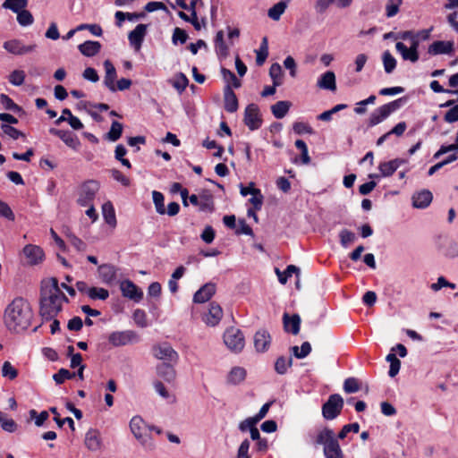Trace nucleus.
<instances>
[{"label": "nucleus", "mask_w": 458, "mask_h": 458, "mask_svg": "<svg viewBox=\"0 0 458 458\" xmlns=\"http://www.w3.org/2000/svg\"><path fill=\"white\" fill-rule=\"evenodd\" d=\"M69 300L62 292L55 277L42 280L39 300V315L44 321H50L61 312L63 304Z\"/></svg>", "instance_id": "f257e3e1"}, {"label": "nucleus", "mask_w": 458, "mask_h": 458, "mask_svg": "<svg viewBox=\"0 0 458 458\" xmlns=\"http://www.w3.org/2000/svg\"><path fill=\"white\" fill-rule=\"evenodd\" d=\"M33 311L29 301L21 297L14 298L4 313V323L8 330L20 333L31 324Z\"/></svg>", "instance_id": "f03ea898"}, {"label": "nucleus", "mask_w": 458, "mask_h": 458, "mask_svg": "<svg viewBox=\"0 0 458 458\" xmlns=\"http://www.w3.org/2000/svg\"><path fill=\"white\" fill-rule=\"evenodd\" d=\"M316 444L324 445L326 458H343V452L332 429H322L316 437Z\"/></svg>", "instance_id": "7ed1b4c3"}, {"label": "nucleus", "mask_w": 458, "mask_h": 458, "mask_svg": "<svg viewBox=\"0 0 458 458\" xmlns=\"http://www.w3.org/2000/svg\"><path fill=\"white\" fill-rule=\"evenodd\" d=\"M130 428L133 436L147 449H153L155 445L148 433V425L140 416H134L130 422Z\"/></svg>", "instance_id": "20e7f679"}, {"label": "nucleus", "mask_w": 458, "mask_h": 458, "mask_svg": "<svg viewBox=\"0 0 458 458\" xmlns=\"http://www.w3.org/2000/svg\"><path fill=\"white\" fill-rule=\"evenodd\" d=\"M224 343L233 352H241L245 345V338L242 332L234 327L227 328L223 335Z\"/></svg>", "instance_id": "39448f33"}, {"label": "nucleus", "mask_w": 458, "mask_h": 458, "mask_svg": "<svg viewBox=\"0 0 458 458\" xmlns=\"http://www.w3.org/2000/svg\"><path fill=\"white\" fill-rule=\"evenodd\" d=\"M344 399L340 394H331L327 401L322 405V415L324 419L332 420L337 418L344 408Z\"/></svg>", "instance_id": "423d86ee"}, {"label": "nucleus", "mask_w": 458, "mask_h": 458, "mask_svg": "<svg viewBox=\"0 0 458 458\" xmlns=\"http://www.w3.org/2000/svg\"><path fill=\"white\" fill-rule=\"evenodd\" d=\"M402 98L392 101L377 108L369 116V126H375L387 118L393 112L400 108Z\"/></svg>", "instance_id": "0eeeda50"}, {"label": "nucleus", "mask_w": 458, "mask_h": 458, "mask_svg": "<svg viewBox=\"0 0 458 458\" xmlns=\"http://www.w3.org/2000/svg\"><path fill=\"white\" fill-rule=\"evenodd\" d=\"M99 190V184L97 181L90 180L84 182L80 189L78 204L81 207H87L93 204V200Z\"/></svg>", "instance_id": "6e6552de"}, {"label": "nucleus", "mask_w": 458, "mask_h": 458, "mask_svg": "<svg viewBox=\"0 0 458 458\" xmlns=\"http://www.w3.org/2000/svg\"><path fill=\"white\" fill-rule=\"evenodd\" d=\"M243 121L246 126H248L251 131L257 130L260 127L262 119L257 105L250 104L247 106L244 112Z\"/></svg>", "instance_id": "1a4fd4ad"}, {"label": "nucleus", "mask_w": 458, "mask_h": 458, "mask_svg": "<svg viewBox=\"0 0 458 458\" xmlns=\"http://www.w3.org/2000/svg\"><path fill=\"white\" fill-rule=\"evenodd\" d=\"M153 354L157 359L165 362L176 363L178 360L177 352L168 344L154 346Z\"/></svg>", "instance_id": "9d476101"}, {"label": "nucleus", "mask_w": 458, "mask_h": 458, "mask_svg": "<svg viewBox=\"0 0 458 458\" xmlns=\"http://www.w3.org/2000/svg\"><path fill=\"white\" fill-rule=\"evenodd\" d=\"M419 39H413L410 47H407L403 42H397L395 45L396 50L400 53L403 60H408L415 63L419 60Z\"/></svg>", "instance_id": "9b49d317"}, {"label": "nucleus", "mask_w": 458, "mask_h": 458, "mask_svg": "<svg viewBox=\"0 0 458 458\" xmlns=\"http://www.w3.org/2000/svg\"><path fill=\"white\" fill-rule=\"evenodd\" d=\"M222 318L223 310L220 305L211 302L208 312L203 316V321L208 327H216L219 324Z\"/></svg>", "instance_id": "f8f14e48"}, {"label": "nucleus", "mask_w": 458, "mask_h": 458, "mask_svg": "<svg viewBox=\"0 0 458 458\" xmlns=\"http://www.w3.org/2000/svg\"><path fill=\"white\" fill-rule=\"evenodd\" d=\"M37 45L25 46L20 40L13 39L4 43V48L13 55H25L33 52Z\"/></svg>", "instance_id": "ddd939ff"}, {"label": "nucleus", "mask_w": 458, "mask_h": 458, "mask_svg": "<svg viewBox=\"0 0 458 458\" xmlns=\"http://www.w3.org/2000/svg\"><path fill=\"white\" fill-rule=\"evenodd\" d=\"M120 289L124 297L140 301L143 297V293L131 280H124L120 284Z\"/></svg>", "instance_id": "4468645a"}, {"label": "nucleus", "mask_w": 458, "mask_h": 458, "mask_svg": "<svg viewBox=\"0 0 458 458\" xmlns=\"http://www.w3.org/2000/svg\"><path fill=\"white\" fill-rule=\"evenodd\" d=\"M49 132L53 135L59 137L69 148L74 150H77L81 146V142L78 137L69 131L51 128L49 130Z\"/></svg>", "instance_id": "2eb2a0df"}, {"label": "nucleus", "mask_w": 458, "mask_h": 458, "mask_svg": "<svg viewBox=\"0 0 458 458\" xmlns=\"http://www.w3.org/2000/svg\"><path fill=\"white\" fill-rule=\"evenodd\" d=\"M135 335L131 331H116L113 332L108 336V341L113 346H123L132 342Z\"/></svg>", "instance_id": "dca6fc26"}, {"label": "nucleus", "mask_w": 458, "mask_h": 458, "mask_svg": "<svg viewBox=\"0 0 458 458\" xmlns=\"http://www.w3.org/2000/svg\"><path fill=\"white\" fill-rule=\"evenodd\" d=\"M24 256L27 259L28 263L30 265H36L41 262L44 259L43 250L37 245L28 244L23 248Z\"/></svg>", "instance_id": "f3484780"}, {"label": "nucleus", "mask_w": 458, "mask_h": 458, "mask_svg": "<svg viewBox=\"0 0 458 458\" xmlns=\"http://www.w3.org/2000/svg\"><path fill=\"white\" fill-rule=\"evenodd\" d=\"M271 344V335L264 329L259 330L254 335V347L257 352H264L268 350Z\"/></svg>", "instance_id": "a211bd4d"}, {"label": "nucleus", "mask_w": 458, "mask_h": 458, "mask_svg": "<svg viewBox=\"0 0 458 458\" xmlns=\"http://www.w3.org/2000/svg\"><path fill=\"white\" fill-rule=\"evenodd\" d=\"M146 33L147 25L145 24H138L136 28L129 33L128 38L130 44L135 48L136 51L140 49Z\"/></svg>", "instance_id": "6ab92c4d"}, {"label": "nucleus", "mask_w": 458, "mask_h": 458, "mask_svg": "<svg viewBox=\"0 0 458 458\" xmlns=\"http://www.w3.org/2000/svg\"><path fill=\"white\" fill-rule=\"evenodd\" d=\"M104 67H105V77H104V84L106 87L112 92L116 91L115 87V80H116V70L114 66V64L109 60H106L104 62Z\"/></svg>", "instance_id": "aec40b11"}, {"label": "nucleus", "mask_w": 458, "mask_h": 458, "mask_svg": "<svg viewBox=\"0 0 458 458\" xmlns=\"http://www.w3.org/2000/svg\"><path fill=\"white\" fill-rule=\"evenodd\" d=\"M454 42L453 41H434L428 49L429 55H437L443 54H452L454 52Z\"/></svg>", "instance_id": "412c9836"}, {"label": "nucleus", "mask_w": 458, "mask_h": 458, "mask_svg": "<svg viewBox=\"0 0 458 458\" xmlns=\"http://www.w3.org/2000/svg\"><path fill=\"white\" fill-rule=\"evenodd\" d=\"M407 161L402 158H394L387 162H382L378 165V170L382 177L391 176L398 167L406 164Z\"/></svg>", "instance_id": "4be33fe9"}, {"label": "nucleus", "mask_w": 458, "mask_h": 458, "mask_svg": "<svg viewBox=\"0 0 458 458\" xmlns=\"http://www.w3.org/2000/svg\"><path fill=\"white\" fill-rule=\"evenodd\" d=\"M215 284L208 283L195 293L193 296V301L196 303H204L208 301L215 294Z\"/></svg>", "instance_id": "5701e85b"}, {"label": "nucleus", "mask_w": 458, "mask_h": 458, "mask_svg": "<svg viewBox=\"0 0 458 458\" xmlns=\"http://www.w3.org/2000/svg\"><path fill=\"white\" fill-rule=\"evenodd\" d=\"M283 323L286 332L294 335L299 334L301 326V318L299 315L293 314V316H289L285 313L283 317Z\"/></svg>", "instance_id": "b1692460"}, {"label": "nucleus", "mask_w": 458, "mask_h": 458, "mask_svg": "<svg viewBox=\"0 0 458 458\" xmlns=\"http://www.w3.org/2000/svg\"><path fill=\"white\" fill-rule=\"evenodd\" d=\"M225 109L229 113H234L238 109V99L230 84L224 90Z\"/></svg>", "instance_id": "393cba45"}, {"label": "nucleus", "mask_w": 458, "mask_h": 458, "mask_svg": "<svg viewBox=\"0 0 458 458\" xmlns=\"http://www.w3.org/2000/svg\"><path fill=\"white\" fill-rule=\"evenodd\" d=\"M85 445L92 452L98 451L101 448L100 433L97 429H89L85 436Z\"/></svg>", "instance_id": "a878e982"}, {"label": "nucleus", "mask_w": 458, "mask_h": 458, "mask_svg": "<svg viewBox=\"0 0 458 458\" xmlns=\"http://www.w3.org/2000/svg\"><path fill=\"white\" fill-rule=\"evenodd\" d=\"M353 0H317L315 9L317 13H323L330 4H335L338 8H347Z\"/></svg>", "instance_id": "bb28decb"}, {"label": "nucleus", "mask_w": 458, "mask_h": 458, "mask_svg": "<svg viewBox=\"0 0 458 458\" xmlns=\"http://www.w3.org/2000/svg\"><path fill=\"white\" fill-rule=\"evenodd\" d=\"M432 193L429 191L423 190L412 196V204L414 208H425L432 201Z\"/></svg>", "instance_id": "cd10ccee"}, {"label": "nucleus", "mask_w": 458, "mask_h": 458, "mask_svg": "<svg viewBox=\"0 0 458 458\" xmlns=\"http://www.w3.org/2000/svg\"><path fill=\"white\" fill-rule=\"evenodd\" d=\"M80 52L88 57L96 55L101 49V44L98 41H85L78 47Z\"/></svg>", "instance_id": "c85d7f7f"}, {"label": "nucleus", "mask_w": 458, "mask_h": 458, "mask_svg": "<svg viewBox=\"0 0 458 458\" xmlns=\"http://www.w3.org/2000/svg\"><path fill=\"white\" fill-rule=\"evenodd\" d=\"M98 275L102 282L110 284L116 277V270L114 266L104 264L98 267Z\"/></svg>", "instance_id": "c756f323"}, {"label": "nucleus", "mask_w": 458, "mask_h": 458, "mask_svg": "<svg viewBox=\"0 0 458 458\" xmlns=\"http://www.w3.org/2000/svg\"><path fill=\"white\" fill-rule=\"evenodd\" d=\"M318 86L320 89L335 91L336 89L335 73L331 71L325 72L318 80Z\"/></svg>", "instance_id": "7c9ffc66"}, {"label": "nucleus", "mask_w": 458, "mask_h": 458, "mask_svg": "<svg viewBox=\"0 0 458 458\" xmlns=\"http://www.w3.org/2000/svg\"><path fill=\"white\" fill-rule=\"evenodd\" d=\"M102 214L106 223L109 225L112 228H114L116 226L117 221L114 208L110 201H107L103 204Z\"/></svg>", "instance_id": "2f4dec72"}, {"label": "nucleus", "mask_w": 458, "mask_h": 458, "mask_svg": "<svg viewBox=\"0 0 458 458\" xmlns=\"http://www.w3.org/2000/svg\"><path fill=\"white\" fill-rule=\"evenodd\" d=\"M157 375L168 383L174 382L176 377L174 369L166 362L157 368Z\"/></svg>", "instance_id": "473e14b6"}, {"label": "nucleus", "mask_w": 458, "mask_h": 458, "mask_svg": "<svg viewBox=\"0 0 458 458\" xmlns=\"http://www.w3.org/2000/svg\"><path fill=\"white\" fill-rule=\"evenodd\" d=\"M291 106L292 104L289 101H278L271 106L272 114L276 119H282L286 115Z\"/></svg>", "instance_id": "72a5a7b5"}, {"label": "nucleus", "mask_w": 458, "mask_h": 458, "mask_svg": "<svg viewBox=\"0 0 458 458\" xmlns=\"http://www.w3.org/2000/svg\"><path fill=\"white\" fill-rule=\"evenodd\" d=\"M246 377V370L242 367H233L227 376V381L230 384L237 385L242 382Z\"/></svg>", "instance_id": "f704fd0d"}, {"label": "nucleus", "mask_w": 458, "mask_h": 458, "mask_svg": "<svg viewBox=\"0 0 458 458\" xmlns=\"http://www.w3.org/2000/svg\"><path fill=\"white\" fill-rule=\"evenodd\" d=\"M289 1L290 0L280 1L273 5L267 12L268 17L274 21H278L281 15L284 13Z\"/></svg>", "instance_id": "c9c22d12"}, {"label": "nucleus", "mask_w": 458, "mask_h": 458, "mask_svg": "<svg viewBox=\"0 0 458 458\" xmlns=\"http://www.w3.org/2000/svg\"><path fill=\"white\" fill-rule=\"evenodd\" d=\"M27 5L28 0H5L3 4L4 8L10 9L16 13L25 9Z\"/></svg>", "instance_id": "e433bc0d"}, {"label": "nucleus", "mask_w": 458, "mask_h": 458, "mask_svg": "<svg viewBox=\"0 0 458 458\" xmlns=\"http://www.w3.org/2000/svg\"><path fill=\"white\" fill-rule=\"evenodd\" d=\"M293 364V359L291 357L286 358L284 356L279 357L276 363H275V369L276 371L280 374L284 375L288 368H290Z\"/></svg>", "instance_id": "4c0bfd02"}, {"label": "nucleus", "mask_w": 458, "mask_h": 458, "mask_svg": "<svg viewBox=\"0 0 458 458\" xmlns=\"http://www.w3.org/2000/svg\"><path fill=\"white\" fill-rule=\"evenodd\" d=\"M123 132V124L119 122L114 121L111 124L110 131L106 134V139L111 141H116L120 139Z\"/></svg>", "instance_id": "58836bf2"}, {"label": "nucleus", "mask_w": 458, "mask_h": 458, "mask_svg": "<svg viewBox=\"0 0 458 458\" xmlns=\"http://www.w3.org/2000/svg\"><path fill=\"white\" fill-rule=\"evenodd\" d=\"M276 272L278 276L279 282L284 284L293 274L299 276L300 269L294 265H289L284 273H281L278 268L276 269Z\"/></svg>", "instance_id": "ea45409f"}, {"label": "nucleus", "mask_w": 458, "mask_h": 458, "mask_svg": "<svg viewBox=\"0 0 458 458\" xmlns=\"http://www.w3.org/2000/svg\"><path fill=\"white\" fill-rule=\"evenodd\" d=\"M386 360L390 363V369H389V376L391 377H395L401 368V361L400 360L395 356L394 353H389L386 356Z\"/></svg>", "instance_id": "a19ab883"}, {"label": "nucleus", "mask_w": 458, "mask_h": 458, "mask_svg": "<svg viewBox=\"0 0 458 458\" xmlns=\"http://www.w3.org/2000/svg\"><path fill=\"white\" fill-rule=\"evenodd\" d=\"M88 296L91 300L105 301L109 297V292L102 287H90Z\"/></svg>", "instance_id": "79ce46f5"}, {"label": "nucleus", "mask_w": 458, "mask_h": 458, "mask_svg": "<svg viewBox=\"0 0 458 458\" xmlns=\"http://www.w3.org/2000/svg\"><path fill=\"white\" fill-rule=\"evenodd\" d=\"M269 75L275 86H280L282 84V67L279 64L276 63L270 66Z\"/></svg>", "instance_id": "37998d69"}, {"label": "nucleus", "mask_w": 458, "mask_h": 458, "mask_svg": "<svg viewBox=\"0 0 458 458\" xmlns=\"http://www.w3.org/2000/svg\"><path fill=\"white\" fill-rule=\"evenodd\" d=\"M382 60L385 72L386 73H391L395 69L396 60L388 51L384 52Z\"/></svg>", "instance_id": "c03bdc74"}, {"label": "nucleus", "mask_w": 458, "mask_h": 458, "mask_svg": "<svg viewBox=\"0 0 458 458\" xmlns=\"http://www.w3.org/2000/svg\"><path fill=\"white\" fill-rule=\"evenodd\" d=\"M215 45H216V50L219 55H227V46L225 43L224 40V32L222 30H219L216 33V39H215Z\"/></svg>", "instance_id": "a18cd8bd"}, {"label": "nucleus", "mask_w": 458, "mask_h": 458, "mask_svg": "<svg viewBox=\"0 0 458 458\" xmlns=\"http://www.w3.org/2000/svg\"><path fill=\"white\" fill-rule=\"evenodd\" d=\"M221 73H222L223 79L225 81H227L228 83H231L233 87H234L235 89H238L241 87V85H242L241 81L236 78L235 74L233 72H231L228 69L222 68Z\"/></svg>", "instance_id": "49530a36"}, {"label": "nucleus", "mask_w": 458, "mask_h": 458, "mask_svg": "<svg viewBox=\"0 0 458 458\" xmlns=\"http://www.w3.org/2000/svg\"><path fill=\"white\" fill-rule=\"evenodd\" d=\"M339 237H340V242H341L342 246L344 248L348 247L351 243H352L356 240L355 233L347 229L342 230L339 233Z\"/></svg>", "instance_id": "de8ad7c7"}, {"label": "nucleus", "mask_w": 458, "mask_h": 458, "mask_svg": "<svg viewBox=\"0 0 458 458\" xmlns=\"http://www.w3.org/2000/svg\"><path fill=\"white\" fill-rule=\"evenodd\" d=\"M360 389V385L355 377H348L344 380V390L347 394L356 393Z\"/></svg>", "instance_id": "09e8293b"}, {"label": "nucleus", "mask_w": 458, "mask_h": 458, "mask_svg": "<svg viewBox=\"0 0 458 458\" xmlns=\"http://www.w3.org/2000/svg\"><path fill=\"white\" fill-rule=\"evenodd\" d=\"M199 207L200 211L213 212L215 208L212 197L208 195L200 196Z\"/></svg>", "instance_id": "8fccbe9b"}, {"label": "nucleus", "mask_w": 458, "mask_h": 458, "mask_svg": "<svg viewBox=\"0 0 458 458\" xmlns=\"http://www.w3.org/2000/svg\"><path fill=\"white\" fill-rule=\"evenodd\" d=\"M153 202L155 204L157 212L160 215L165 214V208L164 205V196L161 192L154 191L152 192Z\"/></svg>", "instance_id": "3c124183"}, {"label": "nucleus", "mask_w": 458, "mask_h": 458, "mask_svg": "<svg viewBox=\"0 0 458 458\" xmlns=\"http://www.w3.org/2000/svg\"><path fill=\"white\" fill-rule=\"evenodd\" d=\"M403 0H387L386 5V14L387 17H393L399 12V6Z\"/></svg>", "instance_id": "603ef678"}, {"label": "nucleus", "mask_w": 458, "mask_h": 458, "mask_svg": "<svg viewBox=\"0 0 458 458\" xmlns=\"http://www.w3.org/2000/svg\"><path fill=\"white\" fill-rule=\"evenodd\" d=\"M17 21L21 26H28L33 23L34 19L30 12L23 9L17 13Z\"/></svg>", "instance_id": "864d4df0"}, {"label": "nucleus", "mask_w": 458, "mask_h": 458, "mask_svg": "<svg viewBox=\"0 0 458 458\" xmlns=\"http://www.w3.org/2000/svg\"><path fill=\"white\" fill-rule=\"evenodd\" d=\"M1 129L5 135L9 136L10 138H12L13 140H17L20 137H25L23 132H21V131L17 130L14 127L11 126L10 124L3 123L1 125Z\"/></svg>", "instance_id": "5fc2aeb1"}, {"label": "nucleus", "mask_w": 458, "mask_h": 458, "mask_svg": "<svg viewBox=\"0 0 458 458\" xmlns=\"http://www.w3.org/2000/svg\"><path fill=\"white\" fill-rule=\"evenodd\" d=\"M0 102L4 106V109L13 111V112H19L21 111V107L16 105L12 98H10L5 94L0 95Z\"/></svg>", "instance_id": "6e6d98bb"}, {"label": "nucleus", "mask_w": 458, "mask_h": 458, "mask_svg": "<svg viewBox=\"0 0 458 458\" xmlns=\"http://www.w3.org/2000/svg\"><path fill=\"white\" fill-rule=\"evenodd\" d=\"M188 79L183 73L177 74L174 81H173V86L179 91L182 92L186 87L188 86Z\"/></svg>", "instance_id": "4d7b16f0"}, {"label": "nucleus", "mask_w": 458, "mask_h": 458, "mask_svg": "<svg viewBox=\"0 0 458 458\" xmlns=\"http://www.w3.org/2000/svg\"><path fill=\"white\" fill-rule=\"evenodd\" d=\"M75 376V373L70 372L66 369H61L57 373L53 376L56 384H63L66 379H71Z\"/></svg>", "instance_id": "13d9d810"}, {"label": "nucleus", "mask_w": 458, "mask_h": 458, "mask_svg": "<svg viewBox=\"0 0 458 458\" xmlns=\"http://www.w3.org/2000/svg\"><path fill=\"white\" fill-rule=\"evenodd\" d=\"M69 242L78 250V251H85L87 249V244L78 238L73 233L66 234Z\"/></svg>", "instance_id": "bf43d9fd"}, {"label": "nucleus", "mask_w": 458, "mask_h": 458, "mask_svg": "<svg viewBox=\"0 0 458 458\" xmlns=\"http://www.w3.org/2000/svg\"><path fill=\"white\" fill-rule=\"evenodd\" d=\"M293 130L296 134H299V135L304 134V133L312 134L314 132L311 126L303 122L294 123L293 125Z\"/></svg>", "instance_id": "052dcab7"}, {"label": "nucleus", "mask_w": 458, "mask_h": 458, "mask_svg": "<svg viewBox=\"0 0 458 458\" xmlns=\"http://www.w3.org/2000/svg\"><path fill=\"white\" fill-rule=\"evenodd\" d=\"M25 80V72L21 70H14L9 76V81L15 86H21Z\"/></svg>", "instance_id": "680f3d73"}, {"label": "nucleus", "mask_w": 458, "mask_h": 458, "mask_svg": "<svg viewBox=\"0 0 458 458\" xmlns=\"http://www.w3.org/2000/svg\"><path fill=\"white\" fill-rule=\"evenodd\" d=\"M64 114H68L67 122L72 129L81 130L83 128V123L81 122V120L78 117L74 116L72 114L70 109L64 108Z\"/></svg>", "instance_id": "e2e57ef3"}, {"label": "nucleus", "mask_w": 458, "mask_h": 458, "mask_svg": "<svg viewBox=\"0 0 458 458\" xmlns=\"http://www.w3.org/2000/svg\"><path fill=\"white\" fill-rule=\"evenodd\" d=\"M2 375L10 379H14L18 371L9 361H4L2 367Z\"/></svg>", "instance_id": "0e129e2a"}, {"label": "nucleus", "mask_w": 458, "mask_h": 458, "mask_svg": "<svg viewBox=\"0 0 458 458\" xmlns=\"http://www.w3.org/2000/svg\"><path fill=\"white\" fill-rule=\"evenodd\" d=\"M359 430H360V425L357 422L352 423V424H347L343 427L341 431L338 433L337 437L339 439H344L348 433H350L352 431L353 433H358Z\"/></svg>", "instance_id": "69168bd1"}, {"label": "nucleus", "mask_w": 458, "mask_h": 458, "mask_svg": "<svg viewBox=\"0 0 458 458\" xmlns=\"http://www.w3.org/2000/svg\"><path fill=\"white\" fill-rule=\"evenodd\" d=\"M263 195L259 189L253 191L250 202L253 205L256 210H259L263 204Z\"/></svg>", "instance_id": "338daca9"}, {"label": "nucleus", "mask_w": 458, "mask_h": 458, "mask_svg": "<svg viewBox=\"0 0 458 458\" xmlns=\"http://www.w3.org/2000/svg\"><path fill=\"white\" fill-rule=\"evenodd\" d=\"M458 150V133L455 139V142L454 144L448 146H441V148L434 154V158H439L442 155L448 153L450 151Z\"/></svg>", "instance_id": "774afa93"}]
</instances>
